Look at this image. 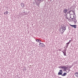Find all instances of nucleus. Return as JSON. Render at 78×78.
I'll list each match as a JSON object with an SVG mask.
<instances>
[{"label": "nucleus", "instance_id": "17", "mask_svg": "<svg viewBox=\"0 0 78 78\" xmlns=\"http://www.w3.org/2000/svg\"><path fill=\"white\" fill-rule=\"evenodd\" d=\"M65 67V66L64 67H61V68H62V69H64V67Z\"/></svg>", "mask_w": 78, "mask_h": 78}, {"label": "nucleus", "instance_id": "19", "mask_svg": "<svg viewBox=\"0 0 78 78\" xmlns=\"http://www.w3.org/2000/svg\"><path fill=\"white\" fill-rule=\"evenodd\" d=\"M58 51H61V50H60V49H58Z\"/></svg>", "mask_w": 78, "mask_h": 78}, {"label": "nucleus", "instance_id": "18", "mask_svg": "<svg viewBox=\"0 0 78 78\" xmlns=\"http://www.w3.org/2000/svg\"><path fill=\"white\" fill-rule=\"evenodd\" d=\"M68 46H69V45H66V48H68Z\"/></svg>", "mask_w": 78, "mask_h": 78}, {"label": "nucleus", "instance_id": "21", "mask_svg": "<svg viewBox=\"0 0 78 78\" xmlns=\"http://www.w3.org/2000/svg\"><path fill=\"white\" fill-rule=\"evenodd\" d=\"M38 5H39V3H38Z\"/></svg>", "mask_w": 78, "mask_h": 78}, {"label": "nucleus", "instance_id": "1", "mask_svg": "<svg viewBox=\"0 0 78 78\" xmlns=\"http://www.w3.org/2000/svg\"><path fill=\"white\" fill-rule=\"evenodd\" d=\"M70 18H71L70 14L67 13L66 15V20H69Z\"/></svg>", "mask_w": 78, "mask_h": 78}, {"label": "nucleus", "instance_id": "14", "mask_svg": "<svg viewBox=\"0 0 78 78\" xmlns=\"http://www.w3.org/2000/svg\"><path fill=\"white\" fill-rule=\"evenodd\" d=\"M24 5L25 4H24L23 3L21 4V6H22V7H24Z\"/></svg>", "mask_w": 78, "mask_h": 78}, {"label": "nucleus", "instance_id": "9", "mask_svg": "<svg viewBox=\"0 0 78 78\" xmlns=\"http://www.w3.org/2000/svg\"><path fill=\"white\" fill-rule=\"evenodd\" d=\"M36 41L37 42H39V43L42 42V41L41 40L37 39L36 40Z\"/></svg>", "mask_w": 78, "mask_h": 78}, {"label": "nucleus", "instance_id": "16", "mask_svg": "<svg viewBox=\"0 0 78 78\" xmlns=\"http://www.w3.org/2000/svg\"><path fill=\"white\" fill-rule=\"evenodd\" d=\"M70 43V40L69 41V42H68V43H66V45H69V44Z\"/></svg>", "mask_w": 78, "mask_h": 78}, {"label": "nucleus", "instance_id": "7", "mask_svg": "<svg viewBox=\"0 0 78 78\" xmlns=\"http://www.w3.org/2000/svg\"><path fill=\"white\" fill-rule=\"evenodd\" d=\"M68 10L66 9H64L63 10V12L64 13H65V14H66Z\"/></svg>", "mask_w": 78, "mask_h": 78}, {"label": "nucleus", "instance_id": "13", "mask_svg": "<svg viewBox=\"0 0 78 78\" xmlns=\"http://www.w3.org/2000/svg\"><path fill=\"white\" fill-rule=\"evenodd\" d=\"M66 75H67V73H63V74L62 75V76H66Z\"/></svg>", "mask_w": 78, "mask_h": 78}, {"label": "nucleus", "instance_id": "3", "mask_svg": "<svg viewBox=\"0 0 78 78\" xmlns=\"http://www.w3.org/2000/svg\"><path fill=\"white\" fill-rule=\"evenodd\" d=\"M68 13L69 14H71V15H73L75 14V12L73 11H70Z\"/></svg>", "mask_w": 78, "mask_h": 78}, {"label": "nucleus", "instance_id": "12", "mask_svg": "<svg viewBox=\"0 0 78 78\" xmlns=\"http://www.w3.org/2000/svg\"><path fill=\"white\" fill-rule=\"evenodd\" d=\"M8 13H9V12H8V11H7L6 12H5L4 13V14L5 15H6V14H8Z\"/></svg>", "mask_w": 78, "mask_h": 78}, {"label": "nucleus", "instance_id": "6", "mask_svg": "<svg viewBox=\"0 0 78 78\" xmlns=\"http://www.w3.org/2000/svg\"><path fill=\"white\" fill-rule=\"evenodd\" d=\"M62 52L63 53L64 56H66V50H64V51H62Z\"/></svg>", "mask_w": 78, "mask_h": 78}, {"label": "nucleus", "instance_id": "20", "mask_svg": "<svg viewBox=\"0 0 78 78\" xmlns=\"http://www.w3.org/2000/svg\"><path fill=\"white\" fill-rule=\"evenodd\" d=\"M39 0V1H41V0Z\"/></svg>", "mask_w": 78, "mask_h": 78}, {"label": "nucleus", "instance_id": "8", "mask_svg": "<svg viewBox=\"0 0 78 78\" xmlns=\"http://www.w3.org/2000/svg\"><path fill=\"white\" fill-rule=\"evenodd\" d=\"M70 26L72 27H73V28H76V25H72L71 24H70Z\"/></svg>", "mask_w": 78, "mask_h": 78}, {"label": "nucleus", "instance_id": "11", "mask_svg": "<svg viewBox=\"0 0 78 78\" xmlns=\"http://www.w3.org/2000/svg\"><path fill=\"white\" fill-rule=\"evenodd\" d=\"M74 75L76 77H78V73H76L74 74Z\"/></svg>", "mask_w": 78, "mask_h": 78}, {"label": "nucleus", "instance_id": "10", "mask_svg": "<svg viewBox=\"0 0 78 78\" xmlns=\"http://www.w3.org/2000/svg\"><path fill=\"white\" fill-rule=\"evenodd\" d=\"M60 72H58V75H62V70L60 69Z\"/></svg>", "mask_w": 78, "mask_h": 78}, {"label": "nucleus", "instance_id": "2", "mask_svg": "<svg viewBox=\"0 0 78 78\" xmlns=\"http://www.w3.org/2000/svg\"><path fill=\"white\" fill-rule=\"evenodd\" d=\"M65 30H66V27H63L62 26L60 27V32L64 33L65 31Z\"/></svg>", "mask_w": 78, "mask_h": 78}, {"label": "nucleus", "instance_id": "5", "mask_svg": "<svg viewBox=\"0 0 78 78\" xmlns=\"http://www.w3.org/2000/svg\"><path fill=\"white\" fill-rule=\"evenodd\" d=\"M39 46L40 47L42 48V47H44L45 46V44H44V43H40L39 44Z\"/></svg>", "mask_w": 78, "mask_h": 78}, {"label": "nucleus", "instance_id": "4", "mask_svg": "<svg viewBox=\"0 0 78 78\" xmlns=\"http://www.w3.org/2000/svg\"><path fill=\"white\" fill-rule=\"evenodd\" d=\"M72 16L73 17V18H72V19H73V21L74 23H76L77 20L76 19L74 18V16L73 15Z\"/></svg>", "mask_w": 78, "mask_h": 78}, {"label": "nucleus", "instance_id": "15", "mask_svg": "<svg viewBox=\"0 0 78 78\" xmlns=\"http://www.w3.org/2000/svg\"><path fill=\"white\" fill-rule=\"evenodd\" d=\"M67 67H66L65 66L64 69V70H65V71H66V70H67Z\"/></svg>", "mask_w": 78, "mask_h": 78}]
</instances>
